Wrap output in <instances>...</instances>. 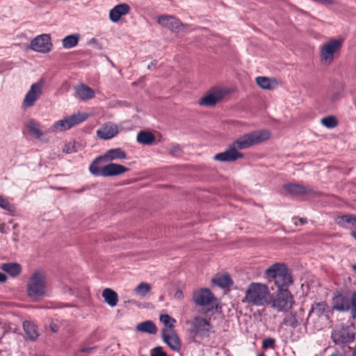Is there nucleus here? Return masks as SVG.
Here are the masks:
<instances>
[{
  "instance_id": "19",
  "label": "nucleus",
  "mask_w": 356,
  "mask_h": 356,
  "mask_svg": "<svg viewBox=\"0 0 356 356\" xmlns=\"http://www.w3.org/2000/svg\"><path fill=\"white\" fill-rule=\"evenodd\" d=\"M75 97L81 101L91 99L95 97V91L85 84L78 85L75 89Z\"/></svg>"
},
{
  "instance_id": "32",
  "label": "nucleus",
  "mask_w": 356,
  "mask_h": 356,
  "mask_svg": "<svg viewBox=\"0 0 356 356\" xmlns=\"http://www.w3.org/2000/svg\"><path fill=\"white\" fill-rule=\"evenodd\" d=\"M151 285L147 282L140 283L134 290V293L138 297L145 298L151 291Z\"/></svg>"
},
{
  "instance_id": "31",
  "label": "nucleus",
  "mask_w": 356,
  "mask_h": 356,
  "mask_svg": "<svg viewBox=\"0 0 356 356\" xmlns=\"http://www.w3.org/2000/svg\"><path fill=\"white\" fill-rule=\"evenodd\" d=\"M137 141L143 145H151L155 140L154 136L149 131H140L137 135Z\"/></svg>"
},
{
  "instance_id": "33",
  "label": "nucleus",
  "mask_w": 356,
  "mask_h": 356,
  "mask_svg": "<svg viewBox=\"0 0 356 356\" xmlns=\"http://www.w3.org/2000/svg\"><path fill=\"white\" fill-rule=\"evenodd\" d=\"M1 269L13 277L17 276L21 272V266L19 264L14 263L3 264L1 266Z\"/></svg>"
},
{
  "instance_id": "28",
  "label": "nucleus",
  "mask_w": 356,
  "mask_h": 356,
  "mask_svg": "<svg viewBox=\"0 0 356 356\" xmlns=\"http://www.w3.org/2000/svg\"><path fill=\"white\" fill-rule=\"evenodd\" d=\"M256 83L260 88L265 90H272L277 85V81L275 79L266 76L257 77Z\"/></svg>"
},
{
  "instance_id": "44",
  "label": "nucleus",
  "mask_w": 356,
  "mask_h": 356,
  "mask_svg": "<svg viewBox=\"0 0 356 356\" xmlns=\"http://www.w3.org/2000/svg\"><path fill=\"white\" fill-rule=\"evenodd\" d=\"M156 61L152 62V63H151V64H150V65H149L147 66V69H148V70H151V69H152V67L153 65H156Z\"/></svg>"
},
{
  "instance_id": "35",
  "label": "nucleus",
  "mask_w": 356,
  "mask_h": 356,
  "mask_svg": "<svg viewBox=\"0 0 356 356\" xmlns=\"http://www.w3.org/2000/svg\"><path fill=\"white\" fill-rule=\"evenodd\" d=\"M160 321L163 323L165 327L163 329H173L174 324L176 321L168 314H162L160 316Z\"/></svg>"
},
{
  "instance_id": "20",
  "label": "nucleus",
  "mask_w": 356,
  "mask_h": 356,
  "mask_svg": "<svg viewBox=\"0 0 356 356\" xmlns=\"http://www.w3.org/2000/svg\"><path fill=\"white\" fill-rule=\"evenodd\" d=\"M118 133V128L117 125L113 124H105L97 131V135L104 140L113 138Z\"/></svg>"
},
{
  "instance_id": "38",
  "label": "nucleus",
  "mask_w": 356,
  "mask_h": 356,
  "mask_svg": "<svg viewBox=\"0 0 356 356\" xmlns=\"http://www.w3.org/2000/svg\"><path fill=\"white\" fill-rule=\"evenodd\" d=\"M275 341L273 338H266L263 341L262 347L264 349L273 348Z\"/></svg>"
},
{
  "instance_id": "34",
  "label": "nucleus",
  "mask_w": 356,
  "mask_h": 356,
  "mask_svg": "<svg viewBox=\"0 0 356 356\" xmlns=\"http://www.w3.org/2000/svg\"><path fill=\"white\" fill-rule=\"evenodd\" d=\"M284 188L291 194L301 195L305 193V188L298 184H289L284 186Z\"/></svg>"
},
{
  "instance_id": "4",
  "label": "nucleus",
  "mask_w": 356,
  "mask_h": 356,
  "mask_svg": "<svg viewBox=\"0 0 356 356\" xmlns=\"http://www.w3.org/2000/svg\"><path fill=\"white\" fill-rule=\"evenodd\" d=\"M332 309L339 312L350 311L356 318V291H337L332 298Z\"/></svg>"
},
{
  "instance_id": "29",
  "label": "nucleus",
  "mask_w": 356,
  "mask_h": 356,
  "mask_svg": "<svg viewBox=\"0 0 356 356\" xmlns=\"http://www.w3.org/2000/svg\"><path fill=\"white\" fill-rule=\"evenodd\" d=\"M136 330L140 332L154 334L156 332L157 328L152 321H146L138 324Z\"/></svg>"
},
{
  "instance_id": "8",
  "label": "nucleus",
  "mask_w": 356,
  "mask_h": 356,
  "mask_svg": "<svg viewBox=\"0 0 356 356\" xmlns=\"http://www.w3.org/2000/svg\"><path fill=\"white\" fill-rule=\"evenodd\" d=\"M343 39L330 38L320 47V60L324 65H330L342 47Z\"/></svg>"
},
{
  "instance_id": "23",
  "label": "nucleus",
  "mask_w": 356,
  "mask_h": 356,
  "mask_svg": "<svg viewBox=\"0 0 356 356\" xmlns=\"http://www.w3.org/2000/svg\"><path fill=\"white\" fill-rule=\"evenodd\" d=\"M336 222L343 228H356V215H344L339 216L336 219Z\"/></svg>"
},
{
  "instance_id": "30",
  "label": "nucleus",
  "mask_w": 356,
  "mask_h": 356,
  "mask_svg": "<svg viewBox=\"0 0 356 356\" xmlns=\"http://www.w3.org/2000/svg\"><path fill=\"white\" fill-rule=\"evenodd\" d=\"M213 282L221 288H229L233 284L231 277L227 274L216 276L213 279Z\"/></svg>"
},
{
  "instance_id": "24",
  "label": "nucleus",
  "mask_w": 356,
  "mask_h": 356,
  "mask_svg": "<svg viewBox=\"0 0 356 356\" xmlns=\"http://www.w3.org/2000/svg\"><path fill=\"white\" fill-rule=\"evenodd\" d=\"M23 328L26 337L31 341H35L38 337L39 334L37 327L33 323L29 321H24L23 323Z\"/></svg>"
},
{
  "instance_id": "22",
  "label": "nucleus",
  "mask_w": 356,
  "mask_h": 356,
  "mask_svg": "<svg viewBox=\"0 0 356 356\" xmlns=\"http://www.w3.org/2000/svg\"><path fill=\"white\" fill-rule=\"evenodd\" d=\"M26 127L30 134L35 139L40 140L45 135L40 123L35 120H29L26 124Z\"/></svg>"
},
{
  "instance_id": "26",
  "label": "nucleus",
  "mask_w": 356,
  "mask_h": 356,
  "mask_svg": "<svg viewBox=\"0 0 356 356\" xmlns=\"http://www.w3.org/2000/svg\"><path fill=\"white\" fill-rule=\"evenodd\" d=\"M329 309V307L327 304L323 301L320 302H314L311 307V309L309 312V316L312 314H315L316 316L320 317L327 312Z\"/></svg>"
},
{
  "instance_id": "47",
  "label": "nucleus",
  "mask_w": 356,
  "mask_h": 356,
  "mask_svg": "<svg viewBox=\"0 0 356 356\" xmlns=\"http://www.w3.org/2000/svg\"><path fill=\"white\" fill-rule=\"evenodd\" d=\"M91 349L90 348H88V349H82L81 350V352H86V351H88V350H90Z\"/></svg>"
},
{
  "instance_id": "27",
  "label": "nucleus",
  "mask_w": 356,
  "mask_h": 356,
  "mask_svg": "<svg viewBox=\"0 0 356 356\" xmlns=\"http://www.w3.org/2000/svg\"><path fill=\"white\" fill-rule=\"evenodd\" d=\"M80 39L81 36L79 33L67 35L62 40L63 47L66 49L74 48L78 44Z\"/></svg>"
},
{
  "instance_id": "40",
  "label": "nucleus",
  "mask_w": 356,
  "mask_h": 356,
  "mask_svg": "<svg viewBox=\"0 0 356 356\" xmlns=\"http://www.w3.org/2000/svg\"><path fill=\"white\" fill-rule=\"evenodd\" d=\"M63 152L67 154H71L76 152L74 144L69 143L67 145H65L63 149Z\"/></svg>"
},
{
  "instance_id": "13",
  "label": "nucleus",
  "mask_w": 356,
  "mask_h": 356,
  "mask_svg": "<svg viewBox=\"0 0 356 356\" xmlns=\"http://www.w3.org/2000/svg\"><path fill=\"white\" fill-rule=\"evenodd\" d=\"M193 300L198 306L207 307L209 311L216 304V298L213 293L205 288L195 290L193 293Z\"/></svg>"
},
{
  "instance_id": "18",
  "label": "nucleus",
  "mask_w": 356,
  "mask_h": 356,
  "mask_svg": "<svg viewBox=\"0 0 356 356\" xmlns=\"http://www.w3.org/2000/svg\"><path fill=\"white\" fill-rule=\"evenodd\" d=\"M130 10V6L127 3L118 4L109 11V19L113 23H117L122 16L129 14Z\"/></svg>"
},
{
  "instance_id": "15",
  "label": "nucleus",
  "mask_w": 356,
  "mask_h": 356,
  "mask_svg": "<svg viewBox=\"0 0 356 356\" xmlns=\"http://www.w3.org/2000/svg\"><path fill=\"white\" fill-rule=\"evenodd\" d=\"M332 339L335 344L343 346L354 340V335L348 327L341 326L335 329L332 333Z\"/></svg>"
},
{
  "instance_id": "2",
  "label": "nucleus",
  "mask_w": 356,
  "mask_h": 356,
  "mask_svg": "<svg viewBox=\"0 0 356 356\" xmlns=\"http://www.w3.org/2000/svg\"><path fill=\"white\" fill-rule=\"evenodd\" d=\"M127 159V153L121 148H113L108 150L104 155L97 157L90 165V172L96 177H113L122 175L129 170L122 165L110 163L102 168L98 167L101 160L112 161L115 160H123Z\"/></svg>"
},
{
  "instance_id": "17",
  "label": "nucleus",
  "mask_w": 356,
  "mask_h": 356,
  "mask_svg": "<svg viewBox=\"0 0 356 356\" xmlns=\"http://www.w3.org/2000/svg\"><path fill=\"white\" fill-rule=\"evenodd\" d=\"M163 341L174 351L178 352L181 348V341L174 329H163Z\"/></svg>"
},
{
  "instance_id": "36",
  "label": "nucleus",
  "mask_w": 356,
  "mask_h": 356,
  "mask_svg": "<svg viewBox=\"0 0 356 356\" xmlns=\"http://www.w3.org/2000/svg\"><path fill=\"white\" fill-rule=\"evenodd\" d=\"M321 123L324 127L332 129L337 125V120L334 116H327L321 120Z\"/></svg>"
},
{
  "instance_id": "25",
  "label": "nucleus",
  "mask_w": 356,
  "mask_h": 356,
  "mask_svg": "<svg viewBox=\"0 0 356 356\" xmlns=\"http://www.w3.org/2000/svg\"><path fill=\"white\" fill-rule=\"evenodd\" d=\"M102 297L104 301L111 307H115L118 304V296L115 291L111 289H105L102 291Z\"/></svg>"
},
{
  "instance_id": "16",
  "label": "nucleus",
  "mask_w": 356,
  "mask_h": 356,
  "mask_svg": "<svg viewBox=\"0 0 356 356\" xmlns=\"http://www.w3.org/2000/svg\"><path fill=\"white\" fill-rule=\"evenodd\" d=\"M225 94L224 90L220 88H214L199 100V104L205 106H213L222 99Z\"/></svg>"
},
{
  "instance_id": "7",
  "label": "nucleus",
  "mask_w": 356,
  "mask_h": 356,
  "mask_svg": "<svg viewBox=\"0 0 356 356\" xmlns=\"http://www.w3.org/2000/svg\"><path fill=\"white\" fill-rule=\"evenodd\" d=\"M88 114L84 112L73 113L63 119L56 121L49 127L48 131L54 134L66 131L86 121L88 118Z\"/></svg>"
},
{
  "instance_id": "10",
  "label": "nucleus",
  "mask_w": 356,
  "mask_h": 356,
  "mask_svg": "<svg viewBox=\"0 0 356 356\" xmlns=\"http://www.w3.org/2000/svg\"><path fill=\"white\" fill-rule=\"evenodd\" d=\"M44 85L45 80L43 78H40L37 82L31 85L22 102L23 108L26 109L34 106L43 94Z\"/></svg>"
},
{
  "instance_id": "45",
  "label": "nucleus",
  "mask_w": 356,
  "mask_h": 356,
  "mask_svg": "<svg viewBox=\"0 0 356 356\" xmlns=\"http://www.w3.org/2000/svg\"><path fill=\"white\" fill-rule=\"evenodd\" d=\"M352 270L356 274V264L351 266Z\"/></svg>"
},
{
  "instance_id": "39",
  "label": "nucleus",
  "mask_w": 356,
  "mask_h": 356,
  "mask_svg": "<svg viewBox=\"0 0 356 356\" xmlns=\"http://www.w3.org/2000/svg\"><path fill=\"white\" fill-rule=\"evenodd\" d=\"M151 356H167V354L163 350L161 347L158 346L152 350Z\"/></svg>"
},
{
  "instance_id": "37",
  "label": "nucleus",
  "mask_w": 356,
  "mask_h": 356,
  "mask_svg": "<svg viewBox=\"0 0 356 356\" xmlns=\"http://www.w3.org/2000/svg\"><path fill=\"white\" fill-rule=\"evenodd\" d=\"M0 208L7 211H12L13 210V205L9 202L8 198L0 195Z\"/></svg>"
},
{
  "instance_id": "42",
  "label": "nucleus",
  "mask_w": 356,
  "mask_h": 356,
  "mask_svg": "<svg viewBox=\"0 0 356 356\" xmlns=\"http://www.w3.org/2000/svg\"><path fill=\"white\" fill-rule=\"evenodd\" d=\"M6 280V275L3 273H0V282H4Z\"/></svg>"
},
{
  "instance_id": "12",
  "label": "nucleus",
  "mask_w": 356,
  "mask_h": 356,
  "mask_svg": "<svg viewBox=\"0 0 356 356\" xmlns=\"http://www.w3.org/2000/svg\"><path fill=\"white\" fill-rule=\"evenodd\" d=\"M157 22L173 33H187L192 31V29H189L190 26L188 24H183L179 19L172 15H160L158 17Z\"/></svg>"
},
{
  "instance_id": "6",
  "label": "nucleus",
  "mask_w": 356,
  "mask_h": 356,
  "mask_svg": "<svg viewBox=\"0 0 356 356\" xmlns=\"http://www.w3.org/2000/svg\"><path fill=\"white\" fill-rule=\"evenodd\" d=\"M268 304L277 312H287L294 305V300L288 289H280L273 294L270 293Z\"/></svg>"
},
{
  "instance_id": "46",
  "label": "nucleus",
  "mask_w": 356,
  "mask_h": 356,
  "mask_svg": "<svg viewBox=\"0 0 356 356\" xmlns=\"http://www.w3.org/2000/svg\"><path fill=\"white\" fill-rule=\"evenodd\" d=\"M352 356H356V346L355 347Z\"/></svg>"
},
{
  "instance_id": "9",
  "label": "nucleus",
  "mask_w": 356,
  "mask_h": 356,
  "mask_svg": "<svg viewBox=\"0 0 356 356\" xmlns=\"http://www.w3.org/2000/svg\"><path fill=\"white\" fill-rule=\"evenodd\" d=\"M48 284L45 273L42 271L35 272L28 284V294L31 297H42L47 295Z\"/></svg>"
},
{
  "instance_id": "21",
  "label": "nucleus",
  "mask_w": 356,
  "mask_h": 356,
  "mask_svg": "<svg viewBox=\"0 0 356 356\" xmlns=\"http://www.w3.org/2000/svg\"><path fill=\"white\" fill-rule=\"evenodd\" d=\"M302 322L303 318L301 314L290 312L284 318L282 324L292 328H296L298 326L300 325Z\"/></svg>"
},
{
  "instance_id": "3",
  "label": "nucleus",
  "mask_w": 356,
  "mask_h": 356,
  "mask_svg": "<svg viewBox=\"0 0 356 356\" xmlns=\"http://www.w3.org/2000/svg\"><path fill=\"white\" fill-rule=\"evenodd\" d=\"M269 298L270 290L266 284L252 282L248 286L242 301L250 306L262 307L268 304Z\"/></svg>"
},
{
  "instance_id": "14",
  "label": "nucleus",
  "mask_w": 356,
  "mask_h": 356,
  "mask_svg": "<svg viewBox=\"0 0 356 356\" xmlns=\"http://www.w3.org/2000/svg\"><path fill=\"white\" fill-rule=\"evenodd\" d=\"M31 49L40 53H48L52 48L50 35L48 34H42L35 37L31 42Z\"/></svg>"
},
{
  "instance_id": "11",
  "label": "nucleus",
  "mask_w": 356,
  "mask_h": 356,
  "mask_svg": "<svg viewBox=\"0 0 356 356\" xmlns=\"http://www.w3.org/2000/svg\"><path fill=\"white\" fill-rule=\"evenodd\" d=\"M212 329L213 326L210 321L201 316L195 317L191 322L190 332L194 337L201 339L208 337Z\"/></svg>"
},
{
  "instance_id": "41",
  "label": "nucleus",
  "mask_w": 356,
  "mask_h": 356,
  "mask_svg": "<svg viewBox=\"0 0 356 356\" xmlns=\"http://www.w3.org/2000/svg\"><path fill=\"white\" fill-rule=\"evenodd\" d=\"M174 298L177 300H181L184 298V293L181 290L178 289L174 294Z\"/></svg>"
},
{
  "instance_id": "1",
  "label": "nucleus",
  "mask_w": 356,
  "mask_h": 356,
  "mask_svg": "<svg viewBox=\"0 0 356 356\" xmlns=\"http://www.w3.org/2000/svg\"><path fill=\"white\" fill-rule=\"evenodd\" d=\"M270 134L267 130L255 131L245 134L230 144L222 152L214 156L216 161L221 162H233L242 159L243 154L238 149H244L262 143L270 138Z\"/></svg>"
},
{
  "instance_id": "43",
  "label": "nucleus",
  "mask_w": 356,
  "mask_h": 356,
  "mask_svg": "<svg viewBox=\"0 0 356 356\" xmlns=\"http://www.w3.org/2000/svg\"><path fill=\"white\" fill-rule=\"evenodd\" d=\"M350 235L355 240H356V230L352 231Z\"/></svg>"
},
{
  "instance_id": "5",
  "label": "nucleus",
  "mask_w": 356,
  "mask_h": 356,
  "mask_svg": "<svg viewBox=\"0 0 356 356\" xmlns=\"http://www.w3.org/2000/svg\"><path fill=\"white\" fill-rule=\"evenodd\" d=\"M265 275L269 282H273L278 289L287 287L292 282L291 277L285 265L275 264L266 270Z\"/></svg>"
}]
</instances>
